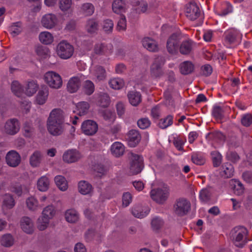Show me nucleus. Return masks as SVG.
<instances>
[{"label":"nucleus","mask_w":252,"mask_h":252,"mask_svg":"<svg viewBox=\"0 0 252 252\" xmlns=\"http://www.w3.org/2000/svg\"><path fill=\"white\" fill-rule=\"evenodd\" d=\"M26 205L31 211H36L40 207L38 200L33 196H31L26 199Z\"/></svg>","instance_id":"473e14b6"},{"label":"nucleus","mask_w":252,"mask_h":252,"mask_svg":"<svg viewBox=\"0 0 252 252\" xmlns=\"http://www.w3.org/2000/svg\"><path fill=\"white\" fill-rule=\"evenodd\" d=\"M50 181L46 176L41 177L37 181V188L38 189L42 192L46 191L49 189Z\"/></svg>","instance_id":"c9c22d12"},{"label":"nucleus","mask_w":252,"mask_h":252,"mask_svg":"<svg viewBox=\"0 0 252 252\" xmlns=\"http://www.w3.org/2000/svg\"><path fill=\"white\" fill-rule=\"evenodd\" d=\"M54 181L60 190L64 191L67 189L68 183L64 177L62 175H57L55 176Z\"/></svg>","instance_id":"2f4dec72"},{"label":"nucleus","mask_w":252,"mask_h":252,"mask_svg":"<svg viewBox=\"0 0 252 252\" xmlns=\"http://www.w3.org/2000/svg\"><path fill=\"white\" fill-rule=\"evenodd\" d=\"M190 204L189 201L185 199L178 200L174 205V211L176 214L183 216L186 214L190 209Z\"/></svg>","instance_id":"1a4fd4ad"},{"label":"nucleus","mask_w":252,"mask_h":252,"mask_svg":"<svg viewBox=\"0 0 252 252\" xmlns=\"http://www.w3.org/2000/svg\"><path fill=\"white\" fill-rule=\"evenodd\" d=\"M7 164L11 167H16L20 163L21 157L15 151L11 150L8 152L5 157Z\"/></svg>","instance_id":"2eb2a0df"},{"label":"nucleus","mask_w":252,"mask_h":252,"mask_svg":"<svg viewBox=\"0 0 252 252\" xmlns=\"http://www.w3.org/2000/svg\"><path fill=\"white\" fill-rule=\"evenodd\" d=\"M191 42L186 41L182 43L180 47V52L183 54H189L191 50Z\"/></svg>","instance_id":"052dcab7"},{"label":"nucleus","mask_w":252,"mask_h":252,"mask_svg":"<svg viewBox=\"0 0 252 252\" xmlns=\"http://www.w3.org/2000/svg\"><path fill=\"white\" fill-rule=\"evenodd\" d=\"M38 85L36 81H28L25 86L24 93L28 96H32L37 91Z\"/></svg>","instance_id":"393cba45"},{"label":"nucleus","mask_w":252,"mask_h":252,"mask_svg":"<svg viewBox=\"0 0 252 252\" xmlns=\"http://www.w3.org/2000/svg\"><path fill=\"white\" fill-rule=\"evenodd\" d=\"M40 42L44 45H50L54 41V37L52 33L48 31L41 32L38 36Z\"/></svg>","instance_id":"bb28decb"},{"label":"nucleus","mask_w":252,"mask_h":252,"mask_svg":"<svg viewBox=\"0 0 252 252\" xmlns=\"http://www.w3.org/2000/svg\"><path fill=\"white\" fill-rule=\"evenodd\" d=\"M78 190L82 195H92L94 189L92 185L87 181L82 180L78 183Z\"/></svg>","instance_id":"412c9836"},{"label":"nucleus","mask_w":252,"mask_h":252,"mask_svg":"<svg viewBox=\"0 0 252 252\" xmlns=\"http://www.w3.org/2000/svg\"><path fill=\"white\" fill-rule=\"evenodd\" d=\"M229 184L235 194L240 195L244 192V188L239 181L232 179L230 181Z\"/></svg>","instance_id":"e433bc0d"},{"label":"nucleus","mask_w":252,"mask_h":252,"mask_svg":"<svg viewBox=\"0 0 252 252\" xmlns=\"http://www.w3.org/2000/svg\"><path fill=\"white\" fill-rule=\"evenodd\" d=\"M15 205V200L11 195L5 194L3 196L1 208L4 214H6L7 211L13 208Z\"/></svg>","instance_id":"4be33fe9"},{"label":"nucleus","mask_w":252,"mask_h":252,"mask_svg":"<svg viewBox=\"0 0 252 252\" xmlns=\"http://www.w3.org/2000/svg\"><path fill=\"white\" fill-rule=\"evenodd\" d=\"M9 189L18 196H21L23 194L28 192V190L26 187L22 186L18 184H11L9 187Z\"/></svg>","instance_id":"a19ab883"},{"label":"nucleus","mask_w":252,"mask_h":252,"mask_svg":"<svg viewBox=\"0 0 252 252\" xmlns=\"http://www.w3.org/2000/svg\"><path fill=\"white\" fill-rule=\"evenodd\" d=\"M108 84L109 86L114 90L122 89L125 85V82L124 79L119 77L110 79Z\"/></svg>","instance_id":"4c0bfd02"},{"label":"nucleus","mask_w":252,"mask_h":252,"mask_svg":"<svg viewBox=\"0 0 252 252\" xmlns=\"http://www.w3.org/2000/svg\"><path fill=\"white\" fill-rule=\"evenodd\" d=\"M56 210L53 205H48L42 210L41 216L48 220L52 219L56 215Z\"/></svg>","instance_id":"ea45409f"},{"label":"nucleus","mask_w":252,"mask_h":252,"mask_svg":"<svg viewBox=\"0 0 252 252\" xmlns=\"http://www.w3.org/2000/svg\"><path fill=\"white\" fill-rule=\"evenodd\" d=\"M108 47L102 43H97L95 44L94 53L96 55H101L108 52Z\"/></svg>","instance_id":"6e6d98bb"},{"label":"nucleus","mask_w":252,"mask_h":252,"mask_svg":"<svg viewBox=\"0 0 252 252\" xmlns=\"http://www.w3.org/2000/svg\"><path fill=\"white\" fill-rule=\"evenodd\" d=\"M212 159L214 166L218 167L220 165L222 161V156L218 151H214L211 153Z\"/></svg>","instance_id":"3c124183"},{"label":"nucleus","mask_w":252,"mask_h":252,"mask_svg":"<svg viewBox=\"0 0 252 252\" xmlns=\"http://www.w3.org/2000/svg\"><path fill=\"white\" fill-rule=\"evenodd\" d=\"M20 124L16 118H12L7 120L3 126V132L8 135H14L17 134L20 130Z\"/></svg>","instance_id":"423d86ee"},{"label":"nucleus","mask_w":252,"mask_h":252,"mask_svg":"<svg viewBox=\"0 0 252 252\" xmlns=\"http://www.w3.org/2000/svg\"><path fill=\"white\" fill-rule=\"evenodd\" d=\"M127 97L129 103L133 106L138 105L141 101L140 94L134 91L128 92Z\"/></svg>","instance_id":"f704fd0d"},{"label":"nucleus","mask_w":252,"mask_h":252,"mask_svg":"<svg viewBox=\"0 0 252 252\" xmlns=\"http://www.w3.org/2000/svg\"><path fill=\"white\" fill-rule=\"evenodd\" d=\"M43 79L45 82L53 89H60L63 85V80L61 75L53 71L47 72L44 75Z\"/></svg>","instance_id":"f03ea898"},{"label":"nucleus","mask_w":252,"mask_h":252,"mask_svg":"<svg viewBox=\"0 0 252 252\" xmlns=\"http://www.w3.org/2000/svg\"><path fill=\"white\" fill-rule=\"evenodd\" d=\"M212 114L216 119H221L223 114V108L219 106H215L213 108Z\"/></svg>","instance_id":"e2e57ef3"},{"label":"nucleus","mask_w":252,"mask_h":252,"mask_svg":"<svg viewBox=\"0 0 252 252\" xmlns=\"http://www.w3.org/2000/svg\"><path fill=\"white\" fill-rule=\"evenodd\" d=\"M142 44L144 48L151 52L157 51L158 46L157 42L149 37H145L142 40Z\"/></svg>","instance_id":"7c9ffc66"},{"label":"nucleus","mask_w":252,"mask_h":252,"mask_svg":"<svg viewBox=\"0 0 252 252\" xmlns=\"http://www.w3.org/2000/svg\"><path fill=\"white\" fill-rule=\"evenodd\" d=\"M57 23L56 16L52 14H46L43 15L41 20L42 26L47 29H51Z\"/></svg>","instance_id":"dca6fc26"},{"label":"nucleus","mask_w":252,"mask_h":252,"mask_svg":"<svg viewBox=\"0 0 252 252\" xmlns=\"http://www.w3.org/2000/svg\"><path fill=\"white\" fill-rule=\"evenodd\" d=\"M47 122H64V113L59 108H55L50 113Z\"/></svg>","instance_id":"6ab92c4d"},{"label":"nucleus","mask_w":252,"mask_h":252,"mask_svg":"<svg viewBox=\"0 0 252 252\" xmlns=\"http://www.w3.org/2000/svg\"><path fill=\"white\" fill-rule=\"evenodd\" d=\"M94 11V5L91 3H85L82 5L80 9L81 12L85 16L92 15Z\"/></svg>","instance_id":"de8ad7c7"},{"label":"nucleus","mask_w":252,"mask_h":252,"mask_svg":"<svg viewBox=\"0 0 252 252\" xmlns=\"http://www.w3.org/2000/svg\"><path fill=\"white\" fill-rule=\"evenodd\" d=\"M124 152L125 146L121 142H115L111 146V152L116 157L122 156Z\"/></svg>","instance_id":"c756f323"},{"label":"nucleus","mask_w":252,"mask_h":252,"mask_svg":"<svg viewBox=\"0 0 252 252\" xmlns=\"http://www.w3.org/2000/svg\"><path fill=\"white\" fill-rule=\"evenodd\" d=\"M165 61L161 57H158L155 59L151 67V73L155 76H159L162 72V67Z\"/></svg>","instance_id":"f3484780"},{"label":"nucleus","mask_w":252,"mask_h":252,"mask_svg":"<svg viewBox=\"0 0 252 252\" xmlns=\"http://www.w3.org/2000/svg\"><path fill=\"white\" fill-rule=\"evenodd\" d=\"M247 233L246 229L244 227H235L231 231L232 237L235 245L238 247H242L245 244L244 237Z\"/></svg>","instance_id":"20e7f679"},{"label":"nucleus","mask_w":252,"mask_h":252,"mask_svg":"<svg viewBox=\"0 0 252 252\" xmlns=\"http://www.w3.org/2000/svg\"><path fill=\"white\" fill-rule=\"evenodd\" d=\"M226 41L229 43H234L237 39L241 37L240 32L234 29H231L225 32Z\"/></svg>","instance_id":"c85d7f7f"},{"label":"nucleus","mask_w":252,"mask_h":252,"mask_svg":"<svg viewBox=\"0 0 252 252\" xmlns=\"http://www.w3.org/2000/svg\"><path fill=\"white\" fill-rule=\"evenodd\" d=\"M83 89L86 94L88 95L92 94L94 91V83L91 81L86 80L83 84Z\"/></svg>","instance_id":"5fc2aeb1"},{"label":"nucleus","mask_w":252,"mask_h":252,"mask_svg":"<svg viewBox=\"0 0 252 252\" xmlns=\"http://www.w3.org/2000/svg\"><path fill=\"white\" fill-rule=\"evenodd\" d=\"M132 201V196L131 194L128 192L123 194L122 197V204L124 207L128 206Z\"/></svg>","instance_id":"774afa93"},{"label":"nucleus","mask_w":252,"mask_h":252,"mask_svg":"<svg viewBox=\"0 0 252 252\" xmlns=\"http://www.w3.org/2000/svg\"><path fill=\"white\" fill-rule=\"evenodd\" d=\"M47 129L49 133L54 136L61 135L64 130V122H47Z\"/></svg>","instance_id":"9b49d317"},{"label":"nucleus","mask_w":252,"mask_h":252,"mask_svg":"<svg viewBox=\"0 0 252 252\" xmlns=\"http://www.w3.org/2000/svg\"><path fill=\"white\" fill-rule=\"evenodd\" d=\"M101 26L105 32H110L113 30L114 24L111 20L106 19L102 22Z\"/></svg>","instance_id":"13d9d810"},{"label":"nucleus","mask_w":252,"mask_h":252,"mask_svg":"<svg viewBox=\"0 0 252 252\" xmlns=\"http://www.w3.org/2000/svg\"><path fill=\"white\" fill-rule=\"evenodd\" d=\"M151 196L156 202L163 203L167 198L169 194V189L165 185H162L151 191Z\"/></svg>","instance_id":"7ed1b4c3"},{"label":"nucleus","mask_w":252,"mask_h":252,"mask_svg":"<svg viewBox=\"0 0 252 252\" xmlns=\"http://www.w3.org/2000/svg\"><path fill=\"white\" fill-rule=\"evenodd\" d=\"M232 5L229 3L226 2L223 5L219 15L221 16H225L232 12Z\"/></svg>","instance_id":"69168bd1"},{"label":"nucleus","mask_w":252,"mask_h":252,"mask_svg":"<svg viewBox=\"0 0 252 252\" xmlns=\"http://www.w3.org/2000/svg\"><path fill=\"white\" fill-rule=\"evenodd\" d=\"M90 70L91 77L96 82L103 81L106 78V71L102 66H92Z\"/></svg>","instance_id":"f8f14e48"},{"label":"nucleus","mask_w":252,"mask_h":252,"mask_svg":"<svg viewBox=\"0 0 252 252\" xmlns=\"http://www.w3.org/2000/svg\"><path fill=\"white\" fill-rule=\"evenodd\" d=\"M71 5V0H60L59 1V7L62 11L65 12L70 10Z\"/></svg>","instance_id":"bf43d9fd"},{"label":"nucleus","mask_w":252,"mask_h":252,"mask_svg":"<svg viewBox=\"0 0 252 252\" xmlns=\"http://www.w3.org/2000/svg\"><path fill=\"white\" fill-rule=\"evenodd\" d=\"M193 65L191 62H184L180 65L181 73L183 74H188L190 73L193 70Z\"/></svg>","instance_id":"49530a36"},{"label":"nucleus","mask_w":252,"mask_h":252,"mask_svg":"<svg viewBox=\"0 0 252 252\" xmlns=\"http://www.w3.org/2000/svg\"><path fill=\"white\" fill-rule=\"evenodd\" d=\"M234 167L229 163H225L222 166V175L226 178H230L233 175Z\"/></svg>","instance_id":"8fccbe9b"},{"label":"nucleus","mask_w":252,"mask_h":252,"mask_svg":"<svg viewBox=\"0 0 252 252\" xmlns=\"http://www.w3.org/2000/svg\"><path fill=\"white\" fill-rule=\"evenodd\" d=\"M49 95V89L47 87H42L38 92L35 98V103L38 105H43L47 101Z\"/></svg>","instance_id":"aec40b11"},{"label":"nucleus","mask_w":252,"mask_h":252,"mask_svg":"<svg viewBox=\"0 0 252 252\" xmlns=\"http://www.w3.org/2000/svg\"><path fill=\"white\" fill-rule=\"evenodd\" d=\"M35 52L39 58H45L48 55L49 50L47 48L40 45L36 47Z\"/></svg>","instance_id":"4d7b16f0"},{"label":"nucleus","mask_w":252,"mask_h":252,"mask_svg":"<svg viewBox=\"0 0 252 252\" xmlns=\"http://www.w3.org/2000/svg\"><path fill=\"white\" fill-rule=\"evenodd\" d=\"M241 123L245 126H249L252 124V115L247 114L244 115L241 119Z\"/></svg>","instance_id":"338daca9"},{"label":"nucleus","mask_w":252,"mask_h":252,"mask_svg":"<svg viewBox=\"0 0 252 252\" xmlns=\"http://www.w3.org/2000/svg\"><path fill=\"white\" fill-rule=\"evenodd\" d=\"M140 139V135L137 130H131L129 131L127 142L130 147H135L139 142Z\"/></svg>","instance_id":"a878e982"},{"label":"nucleus","mask_w":252,"mask_h":252,"mask_svg":"<svg viewBox=\"0 0 252 252\" xmlns=\"http://www.w3.org/2000/svg\"><path fill=\"white\" fill-rule=\"evenodd\" d=\"M191 159L194 163L198 165H202L205 161L204 158L201 155L196 153L192 155Z\"/></svg>","instance_id":"0e129e2a"},{"label":"nucleus","mask_w":252,"mask_h":252,"mask_svg":"<svg viewBox=\"0 0 252 252\" xmlns=\"http://www.w3.org/2000/svg\"><path fill=\"white\" fill-rule=\"evenodd\" d=\"M180 36L176 34H172L167 42V49L170 53H175L179 48Z\"/></svg>","instance_id":"a211bd4d"},{"label":"nucleus","mask_w":252,"mask_h":252,"mask_svg":"<svg viewBox=\"0 0 252 252\" xmlns=\"http://www.w3.org/2000/svg\"><path fill=\"white\" fill-rule=\"evenodd\" d=\"M21 229L26 233L31 234L34 232V225L33 220L30 217H24L20 222Z\"/></svg>","instance_id":"ddd939ff"},{"label":"nucleus","mask_w":252,"mask_h":252,"mask_svg":"<svg viewBox=\"0 0 252 252\" xmlns=\"http://www.w3.org/2000/svg\"><path fill=\"white\" fill-rule=\"evenodd\" d=\"M110 103V99L108 95L106 94H103L99 95L98 98V104L101 107H106L108 106Z\"/></svg>","instance_id":"864d4df0"},{"label":"nucleus","mask_w":252,"mask_h":252,"mask_svg":"<svg viewBox=\"0 0 252 252\" xmlns=\"http://www.w3.org/2000/svg\"><path fill=\"white\" fill-rule=\"evenodd\" d=\"M90 104L86 101H81L76 105V112L79 116H84L89 112Z\"/></svg>","instance_id":"72a5a7b5"},{"label":"nucleus","mask_w":252,"mask_h":252,"mask_svg":"<svg viewBox=\"0 0 252 252\" xmlns=\"http://www.w3.org/2000/svg\"><path fill=\"white\" fill-rule=\"evenodd\" d=\"M84 76L82 74L71 77L68 81L67 85V89L68 92L73 93L77 92L81 86L82 82L84 80Z\"/></svg>","instance_id":"9d476101"},{"label":"nucleus","mask_w":252,"mask_h":252,"mask_svg":"<svg viewBox=\"0 0 252 252\" xmlns=\"http://www.w3.org/2000/svg\"><path fill=\"white\" fill-rule=\"evenodd\" d=\"M143 168V158L141 156L131 154L130 156V161L129 169L133 174H136L140 173Z\"/></svg>","instance_id":"39448f33"},{"label":"nucleus","mask_w":252,"mask_h":252,"mask_svg":"<svg viewBox=\"0 0 252 252\" xmlns=\"http://www.w3.org/2000/svg\"><path fill=\"white\" fill-rule=\"evenodd\" d=\"M131 212L133 216L141 219L148 215L150 212V209L147 207L137 205L133 206L131 208Z\"/></svg>","instance_id":"5701e85b"},{"label":"nucleus","mask_w":252,"mask_h":252,"mask_svg":"<svg viewBox=\"0 0 252 252\" xmlns=\"http://www.w3.org/2000/svg\"><path fill=\"white\" fill-rule=\"evenodd\" d=\"M21 31V24L19 22L13 24L10 27V31L13 36H16L19 34Z\"/></svg>","instance_id":"680f3d73"},{"label":"nucleus","mask_w":252,"mask_h":252,"mask_svg":"<svg viewBox=\"0 0 252 252\" xmlns=\"http://www.w3.org/2000/svg\"><path fill=\"white\" fill-rule=\"evenodd\" d=\"M14 242L13 237L10 234L3 235L0 238V244L5 247L12 246Z\"/></svg>","instance_id":"79ce46f5"},{"label":"nucleus","mask_w":252,"mask_h":252,"mask_svg":"<svg viewBox=\"0 0 252 252\" xmlns=\"http://www.w3.org/2000/svg\"><path fill=\"white\" fill-rule=\"evenodd\" d=\"M81 153L75 149H68L65 151L62 156L63 162L72 163L79 160L81 158Z\"/></svg>","instance_id":"6e6552de"},{"label":"nucleus","mask_w":252,"mask_h":252,"mask_svg":"<svg viewBox=\"0 0 252 252\" xmlns=\"http://www.w3.org/2000/svg\"><path fill=\"white\" fill-rule=\"evenodd\" d=\"M172 124L173 117L169 115L166 118L161 119L158 125L160 128L164 129L170 126Z\"/></svg>","instance_id":"603ef678"},{"label":"nucleus","mask_w":252,"mask_h":252,"mask_svg":"<svg viewBox=\"0 0 252 252\" xmlns=\"http://www.w3.org/2000/svg\"><path fill=\"white\" fill-rule=\"evenodd\" d=\"M55 51L60 58L63 60H67L73 55L74 49L73 45L69 42L63 40L57 45Z\"/></svg>","instance_id":"f257e3e1"},{"label":"nucleus","mask_w":252,"mask_h":252,"mask_svg":"<svg viewBox=\"0 0 252 252\" xmlns=\"http://www.w3.org/2000/svg\"><path fill=\"white\" fill-rule=\"evenodd\" d=\"M42 155L40 152L35 151L31 156L30 162L32 167L38 166L41 162Z\"/></svg>","instance_id":"c03bdc74"},{"label":"nucleus","mask_w":252,"mask_h":252,"mask_svg":"<svg viewBox=\"0 0 252 252\" xmlns=\"http://www.w3.org/2000/svg\"><path fill=\"white\" fill-rule=\"evenodd\" d=\"M170 141H172L176 148L180 151L183 149V146L186 140L185 138L181 135L173 134L169 138Z\"/></svg>","instance_id":"58836bf2"},{"label":"nucleus","mask_w":252,"mask_h":252,"mask_svg":"<svg viewBox=\"0 0 252 252\" xmlns=\"http://www.w3.org/2000/svg\"><path fill=\"white\" fill-rule=\"evenodd\" d=\"M81 129L84 134L92 136L97 131L98 125L94 121L87 120L82 123Z\"/></svg>","instance_id":"0eeeda50"},{"label":"nucleus","mask_w":252,"mask_h":252,"mask_svg":"<svg viewBox=\"0 0 252 252\" xmlns=\"http://www.w3.org/2000/svg\"><path fill=\"white\" fill-rule=\"evenodd\" d=\"M49 224V220L42 216L39 217L36 220V227L40 231H43L47 229Z\"/></svg>","instance_id":"09e8293b"},{"label":"nucleus","mask_w":252,"mask_h":252,"mask_svg":"<svg viewBox=\"0 0 252 252\" xmlns=\"http://www.w3.org/2000/svg\"><path fill=\"white\" fill-rule=\"evenodd\" d=\"M127 5L124 0H114L112 3V9L114 13L122 14L126 12Z\"/></svg>","instance_id":"b1692460"},{"label":"nucleus","mask_w":252,"mask_h":252,"mask_svg":"<svg viewBox=\"0 0 252 252\" xmlns=\"http://www.w3.org/2000/svg\"><path fill=\"white\" fill-rule=\"evenodd\" d=\"M65 220L69 223H75L79 219V215L78 212L73 209L67 210L64 213Z\"/></svg>","instance_id":"cd10ccee"},{"label":"nucleus","mask_w":252,"mask_h":252,"mask_svg":"<svg viewBox=\"0 0 252 252\" xmlns=\"http://www.w3.org/2000/svg\"><path fill=\"white\" fill-rule=\"evenodd\" d=\"M11 91L18 97H21L24 93V89L17 81H14L11 84Z\"/></svg>","instance_id":"a18cd8bd"},{"label":"nucleus","mask_w":252,"mask_h":252,"mask_svg":"<svg viewBox=\"0 0 252 252\" xmlns=\"http://www.w3.org/2000/svg\"><path fill=\"white\" fill-rule=\"evenodd\" d=\"M186 16L191 20L196 19L200 15L198 6L194 2L188 4L186 8Z\"/></svg>","instance_id":"4468645a"},{"label":"nucleus","mask_w":252,"mask_h":252,"mask_svg":"<svg viewBox=\"0 0 252 252\" xmlns=\"http://www.w3.org/2000/svg\"><path fill=\"white\" fill-rule=\"evenodd\" d=\"M98 28V24L95 19H90L87 21L86 29L88 32L90 33H94L97 31Z\"/></svg>","instance_id":"37998d69"}]
</instances>
